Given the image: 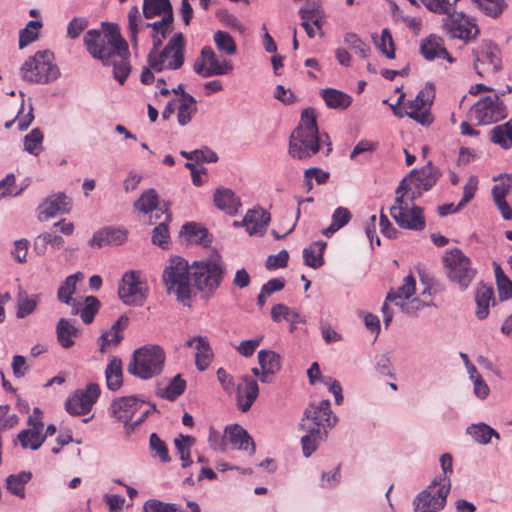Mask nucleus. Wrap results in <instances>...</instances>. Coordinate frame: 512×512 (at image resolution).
<instances>
[{
    "instance_id": "1",
    "label": "nucleus",
    "mask_w": 512,
    "mask_h": 512,
    "mask_svg": "<svg viewBox=\"0 0 512 512\" xmlns=\"http://www.w3.org/2000/svg\"><path fill=\"white\" fill-rule=\"evenodd\" d=\"M84 45L89 54L102 62L113 66L114 78L123 84L127 79L131 66L127 42L120 35L115 25L105 29H90L84 35Z\"/></svg>"
},
{
    "instance_id": "2",
    "label": "nucleus",
    "mask_w": 512,
    "mask_h": 512,
    "mask_svg": "<svg viewBox=\"0 0 512 512\" xmlns=\"http://www.w3.org/2000/svg\"><path fill=\"white\" fill-rule=\"evenodd\" d=\"M329 400L311 403L304 412L300 427L305 434L301 438L302 450L309 457L327 437L328 431L337 423Z\"/></svg>"
},
{
    "instance_id": "3",
    "label": "nucleus",
    "mask_w": 512,
    "mask_h": 512,
    "mask_svg": "<svg viewBox=\"0 0 512 512\" xmlns=\"http://www.w3.org/2000/svg\"><path fill=\"white\" fill-rule=\"evenodd\" d=\"M321 141L322 136L319 134L315 110L306 108L302 111L300 122L290 136L289 154L299 160L311 158L319 151Z\"/></svg>"
},
{
    "instance_id": "4",
    "label": "nucleus",
    "mask_w": 512,
    "mask_h": 512,
    "mask_svg": "<svg viewBox=\"0 0 512 512\" xmlns=\"http://www.w3.org/2000/svg\"><path fill=\"white\" fill-rule=\"evenodd\" d=\"M407 180H402L397 187L394 204L390 208V215L396 224L402 228L421 231L426 226L423 209L414 204L415 192L407 195Z\"/></svg>"
},
{
    "instance_id": "5",
    "label": "nucleus",
    "mask_w": 512,
    "mask_h": 512,
    "mask_svg": "<svg viewBox=\"0 0 512 512\" xmlns=\"http://www.w3.org/2000/svg\"><path fill=\"white\" fill-rule=\"evenodd\" d=\"M166 360L164 349L157 344H147L133 352L127 370L142 380H148L160 375Z\"/></svg>"
},
{
    "instance_id": "6",
    "label": "nucleus",
    "mask_w": 512,
    "mask_h": 512,
    "mask_svg": "<svg viewBox=\"0 0 512 512\" xmlns=\"http://www.w3.org/2000/svg\"><path fill=\"white\" fill-rule=\"evenodd\" d=\"M162 278L167 292L174 294L182 304L189 305L192 287L188 262L179 256L170 258L169 264L163 271Z\"/></svg>"
},
{
    "instance_id": "7",
    "label": "nucleus",
    "mask_w": 512,
    "mask_h": 512,
    "mask_svg": "<svg viewBox=\"0 0 512 512\" xmlns=\"http://www.w3.org/2000/svg\"><path fill=\"white\" fill-rule=\"evenodd\" d=\"M194 285L206 298L211 297L220 287L224 276L221 257L214 253L208 259L192 264Z\"/></svg>"
},
{
    "instance_id": "8",
    "label": "nucleus",
    "mask_w": 512,
    "mask_h": 512,
    "mask_svg": "<svg viewBox=\"0 0 512 512\" xmlns=\"http://www.w3.org/2000/svg\"><path fill=\"white\" fill-rule=\"evenodd\" d=\"M185 38L181 32L175 33L165 47L152 48L148 54V64L154 72L178 70L184 64Z\"/></svg>"
},
{
    "instance_id": "9",
    "label": "nucleus",
    "mask_w": 512,
    "mask_h": 512,
    "mask_svg": "<svg viewBox=\"0 0 512 512\" xmlns=\"http://www.w3.org/2000/svg\"><path fill=\"white\" fill-rule=\"evenodd\" d=\"M21 77L30 83L47 84L57 80L60 71L54 63V55L51 51H38L29 57L21 66Z\"/></svg>"
},
{
    "instance_id": "10",
    "label": "nucleus",
    "mask_w": 512,
    "mask_h": 512,
    "mask_svg": "<svg viewBox=\"0 0 512 512\" xmlns=\"http://www.w3.org/2000/svg\"><path fill=\"white\" fill-rule=\"evenodd\" d=\"M442 260L448 279L457 284L460 290H466L477 273L471 259L461 249L452 248L444 253Z\"/></svg>"
},
{
    "instance_id": "11",
    "label": "nucleus",
    "mask_w": 512,
    "mask_h": 512,
    "mask_svg": "<svg viewBox=\"0 0 512 512\" xmlns=\"http://www.w3.org/2000/svg\"><path fill=\"white\" fill-rule=\"evenodd\" d=\"M442 20V31L452 39L465 43L474 41L480 33L475 18L460 11H449Z\"/></svg>"
},
{
    "instance_id": "12",
    "label": "nucleus",
    "mask_w": 512,
    "mask_h": 512,
    "mask_svg": "<svg viewBox=\"0 0 512 512\" xmlns=\"http://www.w3.org/2000/svg\"><path fill=\"white\" fill-rule=\"evenodd\" d=\"M472 56L474 70L482 78L494 76L502 69L500 49L490 40H483L472 50Z\"/></svg>"
},
{
    "instance_id": "13",
    "label": "nucleus",
    "mask_w": 512,
    "mask_h": 512,
    "mask_svg": "<svg viewBox=\"0 0 512 512\" xmlns=\"http://www.w3.org/2000/svg\"><path fill=\"white\" fill-rule=\"evenodd\" d=\"M148 293L147 282L140 271H128L123 274L118 294L125 304L142 306Z\"/></svg>"
},
{
    "instance_id": "14",
    "label": "nucleus",
    "mask_w": 512,
    "mask_h": 512,
    "mask_svg": "<svg viewBox=\"0 0 512 512\" xmlns=\"http://www.w3.org/2000/svg\"><path fill=\"white\" fill-rule=\"evenodd\" d=\"M233 69L232 61L220 58L210 46H204L201 49L200 55L193 65L194 72L202 78L227 75Z\"/></svg>"
},
{
    "instance_id": "15",
    "label": "nucleus",
    "mask_w": 512,
    "mask_h": 512,
    "mask_svg": "<svg viewBox=\"0 0 512 512\" xmlns=\"http://www.w3.org/2000/svg\"><path fill=\"white\" fill-rule=\"evenodd\" d=\"M478 125H490L507 116V109L498 94L480 98L472 107Z\"/></svg>"
},
{
    "instance_id": "16",
    "label": "nucleus",
    "mask_w": 512,
    "mask_h": 512,
    "mask_svg": "<svg viewBox=\"0 0 512 512\" xmlns=\"http://www.w3.org/2000/svg\"><path fill=\"white\" fill-rule=\"evenodd\" d=\"M451 484L443 479L441 486L423 490L414 500V512H438L446 504Z\"/></svg>"
},
{
    "instance_id": "17",
    "label": "nucleus",
    "mask_w": 512,
    "mask_h": 512,
    "mask_svg": "<svg viewBox=\"0 0 512 512\" xmlns=\"http://www.w3.org/2000/svg\"><path fill=\"white\" fill-rule=\"evenodd\" d=\"M434 98V89L432 85L425 86L414 100L409 101L405 107V113L408 117L422 125H429L432 122L429 113L430 106Z\"/></svg>"
},
{
    "instance_id": "18",
    "label": "nucleus",
    "mask_w": 512,
    "mask_h": 512,
    "mask_svg": "<svg viewBox=\"0 0 512 512\" xmlns=\"http://www.w3.org/2000/svg\"><path fill=\"white\" fill-rule=\"evenodd\" d=\"M100 396V387L90 383L85 389L77 390L65 403V409L70 415L87 414Z\"/></svg>"
},
{
    "instance_id": "19",
    "label": "nucleus",
    "mask_w": 512,
    "mask_h": 512,
    "mask_svg": "<svg viewBox=\"0 0 512 512\" xmlns=\"http://www.w3.org/2000/svg\"><path fill=\"white\" fill-rule=\"evenodd\" d=\"M439 177L438 170L429 162L420 170L414 169L409 176L403 180H407L406 191L407 195L415 192L416 198L420 197L422 192L431 189L437 182Z\"/></svg>"
},
{
    "instance_id": "20",
    "label": "nucleus",
    "mask_w": 512,
    "mask_h": 512,
    "mask_svg": "<svg viewBox=\"0 0 512 512\" xmlns=\"http://www.w3.org/2000/svg\"><path fill=\"white\" fill-rule=\"evenodd\" d=\"M71 205V199L64 193L48 196L38 206V218L40 221H47L57 215L69 213Z\"/></svg>"
},
{
    "instance_id": "21",
    "label": "nucleus",
    "mask_w": 512,
    "mask_h": 512,
    "mask_svg": "<svg viewBox=\"0 0 512 512\" xmlns=\"http://www.w3.org/2000/svg\"><path fill=\"white\" fill-rule=\"evenodd\" d=\"M416 290V281L412 275H407L402 285L396 290H391L385 299V302L382 305V313H383V322L387 327L393 318V312L390 311L388 307V302H399L402 300H408L412 295H414Z\"/></svg>"
},
{
    "instance_id": "22",
    "label": "nucleus",
    "mask_w": 512,
    "mask_h": 512,
    "mask_svg": "<svg viewBox=\"0 0 512 512\" xmlns=\"http://www.w3.org/2000/svg\"><path fill=\"white\" fill-rule=\"evenodd\" d=\"M420 53L428 61H432L436 58H443L449 63L455 62V58L452 57L445 48L443 38L436 34H431L422 40L420 44Z\"/></svg>"
},
{
    "instance_id": "23",
    "label": "nucleus",
    "mask_w": 512,
    "mask_h": 512,
    "mask_svg": "<svg viewBox=\"0 0 512 512\" xmlns=\"http://www.w3.org/2000/svg\"><path fill=\"white\" fill-rule=\"evenodd\" d=\"M142 405L143 402L134 396L120 397L111 403L110 412L113 417L124 424H128Z\"/></svg>"
},
{
    "instance_id": "24",
    "label": "nucleus",
    "mask_w": 512,
    "mask_h": 512,
    "mask_svg": "<svg viewBox=\"0 0 512 512\" xmlns=\"http://www.w3.org/2000/svg\"><path fill=\"white\" fill-rule=\"evenodd\" d=\"M195 351V365L199 371H205L213 360V351L206 337L195 336L185 343Z\"/></svg>"
},
{
    "instance_id": "25",
    "label": "nucleus",
    "mask_w": 512,
    "mask_h": 512,
    "mask_svg": "<svg viewBox=\"0 0 512 512\" xmlns=\"http://www.w3.org/2000/svg\"><path fill=\"white\" fill-rule=\"evenodd\" d=\"M258 363L261 367V382L271 383L281 369V357L272 350L262 349L258 352Z\"/></svg>"
},
{
    "instance_id": "26",
    "label": "nucleus",
    "mask_w": 512,
    "mask_h": 512,
    "mask_svg": "<svg viewBox=\"0 0 512 512\" xmlns=\"http://www.w3.org/2000/svg\"><path fill=\"white\" fill-rule=\"evenodd\" d=\"M269 221L270 214L268 212L262 208H254L247 211L242 219V224L250 236L263 235Z\"/></svg>"
},
{
    "instance_id": "27",
    "label": "nucleus",
    "mask_w": 512,
    "mask_h": 512,
    "mask_svg": "<svg viewBox=\"0 0 512 512\" xmlns=\"http://www.w3.org/2000/svg\"><path fill=\"white\" fill-rule=\"evenodd\" d=\"M225 434L233 449L248 451L249 455L255 454V443L243 427L238 424L229 425L225 428Z\"/></svg>"
},
{
    "instance_id": "28",
    "label": "nucleus",
    "mask_w": 512,
    "mask_h": 512,
    "mask_svg": "<svg viewBox=\"0 0 512 512\" xmlns=\"http://www.w3.org/2000/svg\"><path fill=\"white\" fill-rule=\"evenodd\" d=\"M127 240V231L121 228H104L93 234L89 245L101 248L106 245H121Z\"/></svg>"
},
{
    "instance_id": "29",
    "label": "nucleus",
    "mask_w": 512,
    "mask_h": 512,
    "mask_svg": "<svg viewBox=\"0 0 512 512\" xmlns=\"http://www.w3.org/2000/svg\"><path fill=\"white\" fill-rule=\"evenodd\" d=\"M244 385L237 387L236 401L240 411L247 412L259 394V387L256 380L244 377Z\"/></svg>"
},
{
    "instance_id": "30",
    "label": "nucleus",
    "mask_w": 512,
    "mask_h": 512,
    "mask_svg": "<svg viewBox=\"0 0 512 512\" xmlns=\"http://www.w3.org/2000/svg\"><path fill=\"white\" fill-rule=\"evenodd\" d=\"M128 323V318L121 316L111 328L98 339L99 351L105 353L111 346H117L123 338L122 331Z\"/></svg>"
},
{
    "instance_id": "31",
    "label": "nucleus",
    "mask_w": 512,
    "mask_h": 512,
    "mask_svg": "<svg viewBox=\"0 0 512 512\" xmlns=\"http://www.w3.org/2000/svg\"><path fill=\"white\" fill-rule=\"evenodd\" d=\"M216 207L226 214L235 215L241 207L240 199L229 188H218L214 193Z\"/></svg>"
},
{
    "instance_id": "32",
    "label": "nucleus",
    "mask_w": 512,
    "mask_h": 512,
    "mask_svg": "<svg viewBox=\"0 0 512 512\" xmlns=\"http://www.w3.org/2000/svg\"><path fill=\"white\" fill-rule=\"evenodd\" d=\"M475 302L476 317L480 320L487 318L490 305L495 303L493 288L485 284H479L475 290Z\"/></svg>"
},
{
    "instance_id": "33",
    "label": "nucleus",
    "mask_w": 512,
    "mask_h": 512,
    "mask_svg": "<svg viewBox=\"0 0 512 512\" xmlns=\"http://www.w3.org/2000/svg\"><path fill=\"white\" fill-rule=\"evenodd\" d=\"M78 334V328L69 319H59L56 325V337L62 348L69 349L74 346Z\"/></svg>"
},
{
    "instance_id": "34",
    "label": "nucleus",
    "mask_w": 512,
    "mask_h": 512,
    "mask_svg": "<svg viewBox=\"0 0 512 512\" xmlns=\"http://www.w3.org/2000/svg\"><path fill=\"white\" fill-rule=\"evenodd\" d=\"M107 388L111 391L119 390L123 385L122 361L118 357H111L105 369Z\"/></svg>"
},
{
    "instance_id": "35",
    "label": "nucleus",
    "mask_w": 512,
    "mask_h": 512,
    "mask_svg": "<svg viewBox=\"0 0 512 512\" xmlns=\"http://www.w3.org/2000/svg\"><path fill=\"white\" fill-rule=\"evenodd\" d=\"M158 195L156 191L152 188L144 191L140 197L134 203V208L138 212L148 214L155 212V217L160 218L162 216V212H165L162 209H158Z\"/></svg>"
},
{
    "instance_id": "36",
    "label": "nucleus",
    "mask_w": 512,
    "mask_h": 512,
    "mask_svg": "<svg viewBox=\"0 0 512 512\" xmlns=\"http://www.w3.org/2000/svg\"><path fill=\"white\" fill-rule=\"evenodd\" d=\"M83 278L81 272H77L66 277L64 282L60 285L57 291V298L60 302L74 307L76 300L72 298L76 291L77 282Z\"/></svg>"
},
{
    "instance_id": "37",
    "label": "nucleus",
    "mask_w": 512,
    "mask_h": 512,
    "mask_svg": "<svg viewBox=\"0 0 512 512\" xmlns=\"http://www.w3.org/2000/svg\"><path fill=\"white\" fill-rule=\"evenodd\" d=\"M63 245V237L52 232H45L34 239L33 250L37 255L42 256L47 252L48 246L56 250L62 248Z\"/></svg>"
},
{
    "instance_id": "38",
    "label": "nucleus",
    "mask_w": 512,
    "mask_h": 512,
    "mask_svg": "<svg viewBox=\"0 0 512 512\" xmlns=\"http://www.w3.org/2000/svg\"><path fill=\"white\" fill-rule=\"evenodd\" d=\"M143 14L146 19L157 16L165 18L167 15H173L172 5L169 0H144Z\"/></svg>"
},
{
    "instance_id": "39",
    "label": "nucleus",
    "mask_w": 512,
    "mask_h": 512,
    "mask_svg": "<svg viewBox=\"0 0 512 512\" xmlns=\"http://www.w3.org/2000/svg\"><path fill=\"white\" fill-rule=\"evenodd\" d=\"M173 15H167L159 21H155L151 24V38L153 48H160L164 39L172 31L173 28Z\"/></svg>"
},
{
    "instance_id": "40",
    "label": "nucleus",
    "mask_w": 512,
    "mask_h": 512,
    "mask_svg": "<svg viewBox=\"0 0 512 512\" xmlns=\"http://www.w3.org/2000/svg\"><path fill=\"white\" fill-rule=\"evenodd\" d=\"M326 247L324 241H316L309 247L303 250L304 264L313 268L318 269L324 264L323 253Z\"/></svg>"
},
{
    "instance_id": "41",
    "label": "nucleus",
    "mask_w": 512,
    "mask_h": 512,
    "mask_svg": "<svg viewBox=\"0 0 512 512\" xmlns=\"http://www.w3.org/2000/svg\"><path fill=\"white\" fill-rule=\"evenodd\" d=\"M31 478L32 473L28 471L11 474L6 478V488L12 495L23 499L25 498V486Z\"/></svg>"
},
{
    "instance_id": "42",
    "label": "nucleus",
    "mask_w": 512,
    "mask_h": 512,
    "mask_svg": "<svg viewBox=\"0 0 512 512\" xmlns=\"http://www.w3.org/2000/svg\"><path fill=\"white\" fill-rule=\"evenodd\" d=\"M152 23L145 22L136 6L132 7L128 14L129 37L134 47L138 44V34L145 29L151 28Z\"/></svg>"
},
{
    "instance_id": "43",
    "label": "nucleus",
    "mask_w": 512,
    "mask_h": 512,
    "mask_svg": "<svg viewBox=\"0 0 512 512\" xmlns=\"http://www.w3.org/2000/svg\"><path fill=\"white\" fill-rule=\"evenodd\" d=\"M471 2L479 12L493 19L499 18L507 8L505 0H471Z\"/></svg>"
},
{
    "instance_id": "44",
    "label": "nucleus",
    "mask_w": 512,
    "mask_h": 512,
    "mask_svg": "<svg viewBox=\"0 0 512 512\" xmlns=\"http://www.w3.org/2000/svg\"><path fill=\"white\" fill-rule=\"evenodd\" d=\"M466 433L470 435L475 442L486 445L491 441L492 437L500 438L499 433L485 423L472 424L467 427Z\"/></svg>"
},
{
    "instance_id": "45",
    "label": "nucleus",
    "mask_w": 512,
    "mask_h": 512,
    "mask_svg": "<svg viewBox=\"0 0 512 512\" xmlns=\"http://www.w3.org/2000/svg\"><path fill=\"white\" fill-rule=\"evenodd\" d=\"M17 439L23 449L37 450L45 441V436H43L41 429L28 428L20 431Z\"/></svg>"
},
{
    "instance_id": "46",
    "label": "nucleus",
    "mask_w": 512,
    "mask_h": 512,
    "mask_svg": "<svg viewBox=\"0 0 512 512\" xmlns=\"http://www.w3.org/2000/svg\"><path fill=\"white\" fill-rule=\"evenodd\" d=\"M490 140L503 149H509L512 146V118L501 125L495 126L490 131Z\"/></svg>"
},
{
    "instance_id": "47",
    "label": "nucleus",
    "mask_w": 512,
    "mask_h": 512,
    "mask_svg": "<svg viewBox=\"0 0 512 512\" xmlns=\"http://www.w3.org/2000/svg\"><path fill=\"white\" fill-rule=\"evenodd\" d=\"M179 102L177 121L181 126H184L191 121L192 116L197 112V104L195 98L188 93H183Z\"/></svg>"
},
{
    "instance_id": "48",
    "label": "nucleus",
    "mask_w": 512,
    "mask_h": 512,
    "mask_svg": "<svg viewBox=\"0 0 512 512\" xmlns=\"http://www.w3.org/2000/svg\"><path fill=\"white\" fill-rule=\"evenodd\" d=\"M322 97L326 105L333 109H345L352 102L350 95L333 88L322 90Z\"/></svg>"
},
{
    "instance_id": "49",
    "label": "nucleus",
    "mask_w": 512,
    "mask_h": 512,
    "mask_svg": "<svg viewBox=\"0 0 512 512\" xmlns=\"http://www.w3.org/2000/svg\"><path fill=\"white\" fill-rule=\"evenodd\" d=\"M352 218L351 212L345 207H337L331 217V224L322 231L326 237H331L335 232L343 228Z\"/></svg>"
},
{
    "instance_id": "50",
    "label": "nucleus",
    "mask_w": 512,
    "mask_h": 512,
    "mask_svg": "<svg viewBox=\"0 0 512 512\" xmlns=\"http://www.w3.org/2000/svg\"><path fill=\"white\" fill-rule=\"evenodd\" d=\"M195 442V438L189 435L180 434L177 438L174 439V445L177 454L182 461L183 468H186L192 464L190 449L195 444Z\"/></svg>"
},
{
    "instance_id": "51",
    "label": "nucleus",
    "mask_w": 512,
    "mask_h": 512,
    "mask_svg": "<svg viewBox=\"0 0 512 512\" xmlns=\"http://www.w3.org/2000/svg\"><path fill=\"white\" fill-rule=\"evenodd\" d=\"M185 389L186 381L180 375H176L165 388H158L156 393L163 399L174 401L184 393Z\"/></svg>"
},
{
    "instance_id": "52",
    "label": "nucleus",
    "mask_w": 512,
    "mask_h": 512,
    "mask_svg": "<svg viewBox=\"0 0 512 512\" xmlns=\"http://www.w3.org/2000/svg\"><path fill=\"white\" fill-rule=\"evenodd\" d=\"M299 14L302 21H311L321 33L323 15L320 9V0H308L306 6L300 8Z\"/></svg>"
},
{
    "instance_id": "53",
    "label": "nucleus",
    "mask_w": 512,
    "mask_h": 512,
    "mask_svg": "<svg viewBox=\"0 0 512 512\" xmlns=\"http://www.w3.org/2000/svg\"><path fill=\"white\" fill-rule=\"evenodd\" d=\"M217 51L222 55L232 56L237 51L234 38L226 31L218 30L213 35Z\"/></svg>"
},
{
    "instance_id": "54",
    "label": "nucleus",
    "mask_w": 512,
    "mask_h": 512,
    "mask_svg": "<svg viewBox=\"0 0 512 512\" xmlns=\"http://www.w3.org/2000/svg\"><path fill=\"white\" fill-rule=\"evenodd\" d=\"M77 304L72 307L73 314H79L82 321L86 324H89L93 321L95 315L97 314L100 308L99 300L94 296H87L85 298L84 306L79 309L76 307Z\"/></svg>"
},
{
    "instance_id": "55",
    "label": "nucleus",
    "mask_w": 512,
    "mask_h": 512,
    "mask_svg": "<svg viewBox=\"0 0 512 512\" xmlns=\"http://www.w3.org/2000/svg\"><path fill=\"white\" fill-rule=\"evenodd\" d=\"M494 273L499 298L507 300L512 298V281L506 276L500 265L494 263Z\"/></svg>"
},
{
    "instance_id": "56",
    "label": "nucleus",
    "mask_w": 512,
    "mask_h": 512,
    "mask_svg": "<svg viewBox=\"0 0 512 512\" xmlns=\"http://www.w3.org/2000/svg\"><path fill=\"white\" fill-rule=\"evenodd\" d=\"M43 139V133L39 128L32 129L24 137V150L31 155H39L43 150Z\"/></svg>"
},
{
    "instance_id": "57",
    "label": "nucleus",
    "mask_w": 512,
    "mask_h": 512,
    "mask_svg": "<svg viewBox=\"0 0 512 512\" xmlns=\"http://www.w3.org/2000/svg\"><path fill=\"white\" fill-rule=\"evenodd\" d=\"M42 23L37 20L29 21L26 26L19 32V48L23 49L30 43L38 39L39 30Z\"/></svg>"
},
{
    "instance_id": "58",
    "label": "nucleus",
    "mask_w": 512,
    "mask_h": 512,
    "mask_svg": "<svg viewBox=\"0 0 512 512\" xmlns=\"http://www.w3.org/2000/svg\"><path fill=\"white\" fill-rule=\"evenodd\" d=\"M161 218L162 220L160 223L153 229L152 242L155 245L165 248L168 245L170 239L167 227V222L170 221V215L166 212H162Z\"/></svg>"
},
{
    "instance_id": "59",
    "label": "nucleus",
    "mask_w": 512,
    "mask_h": 512,
    "mask_svg": "<svg viewBox=\"0 0 512 512\" xmlns=\"http://www.w3.org/2000/svg\"><path fill=\"white\" fill-rule=\"evenodd\" d=\"M182 233L190 242L206 245L209 242L207 230L195 223H186Z\"/></svg>"
},
{
    "instance_id": "60",
    "label": "nucleus",
    "mask_w": 512,
    "mask_h": 512,
    "mask_svg": "<svg viewBox=\"0 0 512 512\" xmlns=\"http://www.w3.org/2000/svg\"><path fill=\"white\" fill-rule=\"evenodd\" d=\"M38 295L28 297L26 294H20L17 303V317L25 318L34 312L38 304Z\"/></svg>"
},
{
    "instance_id": "61",
    "label": "nucleus",
    "mask_w": 512,
    "mask_h": 512,
    "mask_svg": "<svg viewBox=\"0 0 512 512\" xmlns=\"http://www.w3.org/2000/svg\"><path fill=\"white\" fill-rule=\"evenodd\" d=\"M343 41L347 46H349L352 50L359 54L360 57H368L370 48L365 42L362 41V39L356 33H346L344 35Z\"/></svg>"
},
{
    "instance_id": "62",
    "label": "nucleus",
    "mask_w": 512,
    "mask_h": 512,
    "mask_svg": "<svg viewBox=\"0 0 512 512\" xmlns=\"http://www.w3.org/2000/svg\"><path fill=\"white\" fill-rule=\"evenodd\" d=\"M23 188L16 186V178L13 173L7 174L0 180V200L5 197H14L22 193Z\"/></svg>"
},
{
    "instance_id": "63",
    "label": "nucleus",
    "mask_w": 512,
    "mask_h": 512,
    "mask_svg": "<svg viewBox=\"0 0 512 512\" xmlns=\"http://www.w3.org/2000/svg\"><path fill=\"white\" fill-rule=\"evenodd\" d=\"M377 48L389 59L395 58L394 42L391 32L388 28H384L381 32L380 39L375 42Z\"/></svg>"
},
{
    "instance_id": "64",
    "label": "nucleus",
    "mask_w": 512,
    "mask_h": 512,
    "mask_svg": "<svg viewBox=\"0 0 512 512\" xmlns=\"http://www.w3.org/2000/svg\"><path fill=\"white\" fill-rule=\"evenodd\" d=\"M179 505L176 503H165L158 499H149L143 505V512H177Z\"/></svg>"
}]
</instances>
